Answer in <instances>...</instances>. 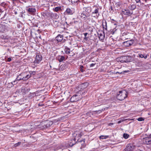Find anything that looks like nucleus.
Returning <instances> with one entry per match:
<instances>
[{
    "label": "nucleus",
    "mask_w": 151,
    "mask_h": 151,
    "mask_svg": "<svg viewBox=\"0 0 151 151\" xmlns=\"http://www.w3.org/2000/svg\"><path fill=\"white\" fill-rule=\"evenodd\" d=\"M127 96V92L125 90L119 91L117 96V99L119 100L122 101Z\"/></svg>",
    "instance_id": "obj_1"
},
{
    "label": "nucleus",
    "mask_w": 151,
    "mask_h": 151,
    "mask_svg": "<svg viewBox=\"0 0 151 151\" xmlns=\"http://www.w3.org/2000/svg\"><path fill=\"white\" fill-rule=\"evenodd\" d=\"M22 77H23L22 80L26 81L27 80L31 77L30 74H29L28 72H25L21 73Z\"/></svg>",
    "instance_id": "obj_2"
},
{
    "label": "nucleus",
    "mask_w": 151,
    "mask_h": 151,
    "mask_svg": "<svg viewBox=\"0 0 151 151\" xmlns=\"http://www.w3.org/2000/svg\"><path fill=\"white\" fill-rule=\"evenodd\" d=\"M80 96L75 95L73 96L70 99V101L71 102H76L80 100L81 98L79 97Z\"/></svg>",
    "instance_id": "obj_3"
},
{
    "label": "nucleus",
    "mask_w": 151,
    "mask_h": 151,
    "mask_svg": "<svg viewBox=\"0 0 151 151\" xmlns=\"http://www.w3.org/2000/svg\"><path fill=\"white\" fill-rule=\"evenodd\" d=\"M122 12L124 15L129 16H131L133 13L132 11L131 12L129 9H124L122 10Z\"/></svg>",
    "instance_id": "obj_4"
},
{
    "label": "nucleus",
    "mask_w": 151,
    "mask_h": 151,
    "mask_svg": "<svg viewBox=\"0 0 151 151\" xmlns=\"http://www.w3.org/2000/svg\"><path fill=\"white\" fill-rule=\"evenodd\" d=\"M134 148V146L132 145H129L127 146V148L125 149V151H133Z\"/></svg>",
    "instance_id": "obj_5"
},
{
    "label": "nucleus",
    "mask_w": 151,
    "mask_h": 151,
    "mask_svg": "<svg viewBox=\"0 0 151 151\" xmlns=\"http://www.w3.org/2000/svg\"><path fill=\"white\" fill-rule=\"evenodd\" d=\"M74 12V11L73 9H72L70 8H68L65 11V13L71 15Z\"/></svg>",
    "instance_id": "obj_6"
},
{
    "label": "nucleus",
    "mask_w": 151,
    "mask_h": 151,
    "mask_svg": "<svg viewBox=\"0 0 151 151\" xmlns=\"http://www.w3.org/2000/svg\"><path fill=\"white\" fill-rule=\"evenodd\" d=\"M84 10L87 13L86 14L87 16L88 17L89 16V14L91 12V7H85L84 8Z\"/></svg>",
    "instance_id": "obj_7"
},
{
    "label": "nucleus",
    "mask_w": 151,
    "mask_h": 151,
    "mask_svg": "<svg viewBox=\"0 0 151 151\" xmlns=\"http://www.w3.org/2000/svg\"><path fill=\"white\" fill-rule=\"evenodd\" d=\"M56 39L58 42H64L63 40V36L60 35H58L56 37Z\"/></svg>",
    "instance_id": "obj_8"
},
{
    "label": "nucleus",
    "mask_w": 151,
    "mask_h": 151,
    "mask_svg": "<svg viewBox=\"0 0 151 151\" xmlns=\"http://www.w3.org/2000/svg\"><path fill=\"white\" fill-rule=\"evenodd\" d=\"M133 43V41L131 40H128L124 42V45L128 47L131 45Z\"/></svg>",
    "instance_id": "obj_9"
},
{
    "label": "nucleus",
    "mask_w": 151,
    "mask_h": 151,
    "mask_svg": "<svg viewBox=\"0 0 151 151\" xmlns=\"http://www.w3.org/2000/svg\"><path fill=\"white\" fill-rule=\"evenodd\" d=\"M42 59L41 56L40 55H37L36 56V60L35 63H39Z\"/></svg>",
    "instance_id": "obj_10"
},
{
    "label": "nucleus",
    "mask_w": 151,
    "mask_h": 151,
    "mask_svg": "<svg viewBox=\"0 0 151 151\" xmlns=\"http://www.w3.org/2000/svg\"><path fill=\"white\" fill-rule=\"evenodd\" d=\"M145 142L146 144H151V139L148 137L145 139Z\"/></svg>",
    "instance_id": "obj_11"
},
{
    "label": "nucleus",
    "mask_w": 151,
    "mask_h": 151,
    "mask_svg": "<svg viewBox=\"0 0 151 151\" xmlns=\"http://www.w3.org/2000/svg\"><path fill=\"white\" fill-rule=\"evenodd\" d=\"M99 37L100 39L103 40L104 37V33L103 32L102 33H100L98 34Z\"/></svg>",
    "instance_id": "obj_12"
},
{
    "label": "nucleus",
    "mask_w": 151,
    "mask_h": 151,
    "mask_svg": "<svg viewBox=\"0 0 151 151\" xmlns=\"http://www.w3.org/2000/svg\"><path fill=\"white\" fill-rule=\"evenodd\" d=\"M58 59L60 62H62L65 59V57L64 56H59L58 57Z\"/></svg>",
    "instance_id": "obj_13"
},
{
    "label": "nucleus",
    "mask_w": 151,
    "mask_h": 151,
    "mask_svg": "<svg viewBox=\"0 0 151 151\" xmlns=\"http://www.w3.org/2000/svg\"><path fill=\"white\" fill-rule=\"evenodd\" d=\"M99 9L98 7L96 8L95 9V10L92 12V14H97V15L99 14Z\"/></svg>",
    "instance_id": "obj_14"
},
{
    "label": "nucleus",
    "mask_w": 151,
    "mask_h": 151,
    "mask_svg": "<svg viewBox=\"0 0 151 151\" xmlns=\"http://www.w3.org/2000/svg\"><path fill=\"white\" fill-rule=\"evenodd\" d=\"M85 139H84L82 140H81L80 141H79L78 142V143H81V147L83 148L85 147L86 145L85 144Z\"/></svg>",
    "instance_id": "obj_15"
},
{
    "label": "nucleus",
    "mask_w": 151,
    "mask_h": 151,
    "mask_svg": "<svg viewBox=\"0 0 151 151\" xmlns=\"http://www.w3.org/2000/svg\"><path fill=\"white\" fill-rule=\"evenodd\" d=\"M59 121V119H57L55 120H54L53 122L52 121H50L49 122H47V123L49 124L50 126H51L53 124V122L55 123L57 122L58 121Z\"/></svg>",
    "instance_id": "obj_16"
},
{
    "label": "nucleus",
    "mask_w": 151,
    "mask_h": 151,
    "mask_svg": "<svg viewBox=\"0 0 151 151\" xmlns=\"http://www.w3.org/2000/svg\"><path fill=\"white\" fill-rule=\"evenodd\" d=\"M128 7L130 9L133 10L135 9L136 7V6L135 5L133 4L129 6Z\"/></svg>",
    "instance_id": "obj_17"
},
{
    "label": "nucleus",
    "mask_w": 151,
    "mask_h": 151,
    "mask_svg": "<svg viewBox=\"0 0 151 151\" xmlns=\"http://www.w3.org/2000/svg\"><path fill=\"white\" fill-rule=\"evenodd\" d=\"M27 11L29 12L33 13L35 12L36 9L35 8H29L28 9Z\"/></svg>",
    "instance_id": "obj_18"
},
{
    "label": "nucleus",
    "mask_w": 151,
    "mask_h": 151,
    "mask_svg": "<svg viewBox=\"0 0 151 151\" xmlns=\"http://www.w3.org/2000/svg\"><path fill=\"white\" fill-rule=\"evenodd\" d=\"M22 78L23 77H22V75L21 73L17 77V78L16 80H17V81H21L22 80Z\"/></svg>",
    "instance_id": "obj_19"
},
{
    "label": "nucleus",
    "mask_w": 151,
    "mask_h": 151,
    "mask_svg": "<svg viewBox=\"0 0 151 151\" xmlns=\"http://www.w3.org/2000/svg\"><path fill=\"white\" fill-rule=\"evenodd\" d=\"M50 126L49 124L47 123V122H45V124H44L43 128H42V129H43L44 128H47L49 127H50Z\"/></svg>",
    "instance_id": "obj_20"
},
{
    "label": "nucleus",
    "mask_w": 151,
    "mask_h": 151,
    "mask_svg": "<svg viewBox=\"0 0 151 151\" xmlns=\"http://www.w3.org/2000/svg\"><path fill=\"white\" fill-rule=\"evenodd\" d=\"M109 136L101 135L99 137L100 139H104L107 138L109 137Z\"/></svg>",
    "instance_id": "obj_21"
},
{
    "label": "nucleus",
    "mask_w": 151,
    "mask_h": 151,
    "mask_svg": "<svg viewBox=\"0 0 151 151\" xmlns=\"http://www.w3.org/2000/svg\"><path fill=\"white\" fill-rule=\"evenodd\" d=\"M65 68V67L64 65H61L60 66L59 68V70H64Z\"/></svg>",
    "instance_id": "obj_22"
},
{
    "label": "nucleus",
    "mask_w": 151,
    "mask_h": 151,
    "mask_svg": "<svg viewBox=\"0 0 151 151\" xmlns=\"http://www.w3.org/2000/svg\"><path fill=\"white\" fill-rule=\"evenodd\" d=\"M123 137L125 139H127L129 137V135L126 133H124L123 135Z\"/></svg>",
    "instance_id": "obj_23"
},
{
    "label": "nucleus",
    "mask_w": 151,
    "mask_h": 151,
    "mask_svg": "<svg viewBox=\"0 0 151 151\" xmlns=\"http://www.w3.org/2000/svg\"><path fill=\"white\" fill-rule=\"evenodd\" d=\"M88 86V83H84L81 85L82 87L84 88Z\"/></svg>",
    "instance_id": "obj_24"
},
{
    "label": "nucleus",
    "mask_w": 151,
    "mask_h": 151,
    "mask_svg": "<svg viewBox=\"0 0 151 151\" xmlns=\"http://www.w3.org/2000/svg\"><path fill=\"white\" fill-rule=\"evenodd\" d=\"M65 52L67 54H69L70 53V49L69 48H65Z\"/></svg>",
    "instance_id": "obj_25"
},
{
    "label": "nucleus",
    "mask_w": 151,
    "mask_h": 151,
    "mask_svg": "<svg viewBox=\"0 0 151 151\" xmlns=\"http://www.w3.org/2000/svg\"><path fill=\"white\" fill-rule=\"evenodd\" d=\"M61 9V8L60 7L58 6L56 7L55 9H54V11L57 12L59 10Z\"/></svg>",
    "instance_id": "obj_26"
},
{
    "label": "nucleus",
    "mask_w": 151,
    "mask_h": 151,
    "mask_svg": "<svg viewBox=\"0 0 151 151\" xmlns=\"http://www.w3.org/2000/svg\"><path fill=\"white\" fill-rule=\"evenodd\" d=\"M76 139H77V141H78V139H76V138H74L73 139V141H74V143H72V144H69V145H70V146H72L73 145H74L75 143Z\"/></svg>",
    "instance_id": "obj_27"
},
{
    "label": "nucleus",
    "mask_w": 151,
    "mask_h": 151,
    "mask_svg": "<svg viewBox=\"0 0 151 151\" xmlns=\"http://www.w3.org/2000/svg\"><path fill=\"white\" fill-rule=\"evenodd\" d=\"M92 16L93 17H94L95 18H97L99 17V16L100 14L97 15V14H92Z\"/></svg>",
    "instance_id": "obj_28"
},
{
    "label": "nucleus",
    "mask_w": 151,
    "mask_h": 151,
    "mask_svg": "<svg viewBox=\"0 0 151 151\" xmlns=\"http://www.w3.org/2000/svg\"><path fill=\"white\" fill-rule=\"evenodd\" d=\"M81 17H82V18H83V19H86V17H88L87 16V15H84V14H81Z\"/></svg>",
    "instance_id": "obj_29"
},
{
    "label": "nucleus",
    "mask_w": 151,
    "mask_h": 151,
    "mask_svg": "<svg viewBox=\"0 0 151 151\" xmlns=\"http://www.w3.org/2000/svg\"><path fill=\"white\" fill-rule=\"evenodd\" d=\"M87 34H88V33H85L84 34V36H85V37H84V39L85 40H87L88 39V37H86V36H87Z\"/></svg>",
    "instance_id": "obj_30"
},
{
    "label": "nucleus",
    "mask_w": 151,
    "mask_h": 151,
    "mask_svg": "<svg viewBox=\"0 0 151 151\" xmlns=\"http://www.w3.org/2000/svg\"><path fill=\"white\" fill-rule=\"evenodd\" d=\"M21 142H18V143L15 144L14 145V146L15 147H17L18 146L20 145V144H21Z\"/></svg>",
    "instance_id": "obj_31"
},
{
    "label": "nucleus",
    "mask_w": 151,
    "mask_h": 151,
    "mask_svg": "<svg viewBox=\"0 0 151 151\" xmlns=\"http://www.w3.org/2000/svg\"><path fill=\"white\" fill-rule=\"evenodd\" d=\"M137 120L139 121H142L144 120V118L142 117H139L138 118Z\"/></svg>",
    "instance_id": "obj_32"
},
{
    "label": "nucleus",
    "mask_w": 151,
    "mask_h": 151,
    "mask_svg": "<svg viewBox=\"0 0 151 151\" xmlns=\"http://www.w3.org/2000/svg\"><path fill=\"white\" fill-rule=\"evenodd\" d=\"M75 134H76V137H77L78 136V137H80L81 136L80 134H77L76 132L74 133V134H73L74 136H75Z\"/></svg>",
    "instance_id": "obj_33"
},
{
    "label": "nucleus",
    "mask_w": 151,
    "mask_h": 151,
    "mask_svg": "<svg viewBox=\"0 0 151 151\" xmlns=\"http://www.w3.org/2000/svg\"><path fill=\"white\" fill-rule=\"evenodd\" d=\"M83 66H82V65L81 66V67H80V68H81L80 70L82 72H84V70L83 69Z\"/></svg>",
    "instance_id": "obj_34"
},
{
    "label": "nucleus",
    "mask_w": 151,
    "mask_h": 151,
    "mask_svg": "<svg viewBox=\"0 0 151 151\" xmlns=\"http://www.w3.org/2000/svg\"><path fill=\"white\" fill-rule=\"evenodd\" d=\"M29 74H30L31 76L32 74L34 75L35 74V71H30L29 73H28Z\"/></svg>",
    "instance_id": "obj_35"
},
{
    "label": "nucleus",
    "mask_w": 151,
    "mask_h": 151,
    "mask_svg": "<svg viewBox=\"0 0 151 151\" xmlns=\"http://www.w3.org/2000/svg\"><path fill=\"white\" fill-rule=\"evenodd\" d=\"M126 119H121L120 120V121H118L117 123L118 124H119L123 122H124V121L125 120H126Z\"/></svg>",
    "instance_id": "obj_36"
},
{
    "label": "nucleus",
    "mask_w": 151,
    "mask_h": 151,
    "mask_svg": "<svg viewBox=\"0 0 151 151\" xmlns=\"http://www.w3.org/2000/svg\"><path fill=\"white\" fill-rule=\"evenodd\" d=\"M139 57L141 58H143L144 57V55L142 54H139Z\"/></svg>",
    "instance_id": "obj_37"
},
{
    "label": "nucleus",
    "mask_w": 151,
    "mask_h": 151,
    "mask_svg": "<svg viewBox=\"0 0 151 151\" xmlns=\"http://www.w3.org/2000/svg\"><path fill=\"white\" fill-rule=\"evenodd\" d=\"M136 3H141L140 0H135Z\"/></svg>",
    "instance_id": "obj_38"
},
{
    "label": "nucleus",
    "mask_w": 151,
    "mask_h": 151,
    "mask_svg": "<svg viewBox=\"0 0 151 151\" xmlns=\"http://www.w3.org/2000/svg\"><path fill=\"white\" fill-rule=\"evenodd\" d=\"M126 72V71H124L123 72H116V73H119V74H122V73H123V72L124 73V72Z\"/></svg>",
    "instance_id": "obj_39"
},
{
    "label": "nucleus",
    "mask_w": 151,
    "mask_h": 151,
    "mask_svg": "<svg viewBox=\"0 0 151 151\" xmlns=\"http://www.w3.org/2000/svg\"><path fill=\"white\" fill-rule=\"evenodd\" d=\"M55 23V24H56V25H55V26L56 27V26H57L58 25V22L57 21H55V22H54V23Z\"/></svg>",
    "instance_id": "obj_40"
},
{
    "label": "nucleus",
    "mask_w": 151,
    "mask_h": 151,
    "mask_svg": "<svg viewBox=\"0 0 151 151\" xmlns=\"http://www.w3.org/2000/svg\"><path fill=\"white\" fill-rule=\"evenodd\" d=\"M95 65V64H93V63L91 64L90 65V67H93V66H94Z\"/></svg>",
    "instance_id": "obj_41"
},
{
    "label": "nucleus",
    "mask_w": 151,
    "mask_h": 151,
    "mask_svg": "<svg viewBox=\"0 0 151 151\" xmlns=\"http://www.w3.org/2000/svg\"><path fill=\"white\" fill-rule=\"evenodd\" d=\"M127 58V56H124V57L121 58H120V59L121 60L122 59H123V58H124V59L126 58Z\"/></svg>",
    "instance_id": "obj_42"
},
{
    "label": "nucleus",
    "mask_w": 151,
    "mask_h": 151,
    "mask_svg": "<svg viewBox=\"0 0 151 151\" xmlns=\"http://www.w3.org/2000/svg\"><path fill=\"white\" fill-rule=\"evenodd\" d=\"M11 60V59L10 58H9L7 59V61L8 62H10Z\"/></svg>",
    "instance_id": "obj_43"
},
{
    "label": "nucleus",
    "mask_w": 151,
    "mask_h": 151,
    "mask_svg": "<svg viewBox=\"0 0 151 151\" xmlns=\"http://www.w3.org/2000/svg\"><path fill=\"white\" fill-rule=\"evenodd\" d=\"M16 81V80H15L13 82H12V85L15 84V82Z\"/></svg>",
    "instance_id": "obj_44"
},
{
    "label": "nucleus",
    "mask_w": 151,
    "mask_h": 151,
    "mask_svg": "<svg viewBox=\"0 0 151 151\" xmlns=\"http://www.w3.org/2000/svg\"><path fill=\"white\" fill-rule=\"evenodd\" d=\"M143 58H145V59L146 58H147V55H146L145 56H144V57Z\"/></svg>",
    "instance_id": "obj_45"
},
{
    "label": "nucleus",
    "mask_w": 151,
    "mask_h": 151,
    "mask_svg": "<svg viewBox=\"0 0 151 151\" xmlns=\"http://www.w3.org/2000/svg\"><path fill=\"white\" fill-rule=\"evenodd\" d=\"M120 61L121 62H122H122H126V61H124H124H123V60H120Z\"/></svg>",
    "instance_id": "obj_46"
},
{
    "label": "nucleus",
    "mask_w": 151,
    "mask_h": 151,
    "mask_svg": "<svg viewBox=\"0 0 151 151\" xmlns=\"http://www.w3.org/2000/svg\"><path fill=\"white\" fill-rule=\"evenodd\" d=\"M148 137L151 139V134L149 135Z\"/></svg>",
    "instance_id": "obj_47"
},
{
    "label": "nucleus",
    "mask_w": 151,
    "mask_h": 151,
    "mask_svg": "<svg viewBox=\"0 0 151 151\" xmlns=\"http://www.w3.org/2000/svg\"><path fill=\"white\" fill-rule=\"evenodd\" d=\"M113 123H110L109 124V125H113Z\"/></svg>",
    "instance_id": "obj_48"
},
{
    "label": "nucleus",
    "mask_w": 151,
    "mask_h": 151,
    "mask_svg": "<svg viewBox=\"0 0 151 151\" xmlns=\"http://www.w3.org/2000/svg\"><path fill=\"white\" fill-rule=\"evenodd\" d=\"M40 125H39L38 126H39V128H41V127H40Z\"/></svg>",
    "instance_id": "obj_49"
},
{
    "label": "nucleus",
    "mask_w": 151,
    "mask_h": 151,
    "mask_svg": "<svg viewBox=\"0 0 151 151\" xmlns=\"http://www.w3.org/2000/svg\"><path fill=\"white\" fill-rule=\"evenodd\" d=\"M99 112V113H100V112H101V111H98Z\"/></svg>",
    "instance_id": "obj_50"
}]
</instances>
